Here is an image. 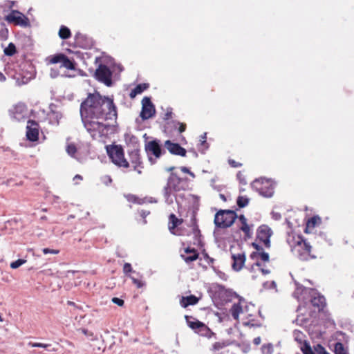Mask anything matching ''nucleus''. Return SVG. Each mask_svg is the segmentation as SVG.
<instances>
[{
	"instance_id": "nucleus-23",
	"label": "nucleus",
	"mask_w": 354,
	"mask_h": 354,
	"mask_svg": "<svg viewBox=\"0 0 354 354\" xmlns=\"http://www.w3.org/2000/svg\"><path fill=\"white\" fill-rule=\"evenodd\" d=\"M198 301V298L194 295H189L187 297H182L180 301V304L182 307L186 308L190 305H194Z\"/></svg>"
},
{
	"instance_id": "nucleus-30",
	"label": "nucleus",
	"mask_w": 354,
	"mask_h": 354,
	"mask_svg": "<svg viewBox=\"0 0 354 354\" xmlns=\"http://www.w3.org/2000/svg\"><path fill=\"white\" fill-rule=\"evenodd\" d=\"M8 37V30L4 23L0 22V41H5Z\"/></svg>"
},
{
	"instance_id": "nucleus-42",
	"label": "nucleus",
	"mask_w": 354,
	"mask_h": 354,
	"mask_svg": "<svg viewBox=\"0 0 354 354\" xmlns=\"http://www.w3.org/2000/svg\"><path fill=\"white\" fill-rule=\"evenodd\" d=\"M315 351L316 354H330L326 351L324 347L319 344L315 346Z\"/></svg>"
},
{
	"instance_id": "nucleus-35",
	"label": "nucleus",
	"mask_w": 354,
	"mask_h": 354,
	"mask_svg": "<svg viewBox=\"0 0 354 354\" xmlns=\"http://www.w3.org/2000/svg\"><path fill=\"white\" fill-rule=\"evenodd\" d=\"M17 50L15 45L10 42L8 46L4 49V54L7 56H12L15 54Z\"/></svg>"
},
{
	"instance_id": "nucleus-44",
	"label": "nucleus",
	"mask_w": 354,
	"mask_h": 354,
	"mask_svg": "<svg viewBox=\"0 0 354 354\" xmlns=\"http://www.w3.org/2000/svg\"><path fill=\"white\" fill-rule=\"evenodd\" d=\"M259 256L261 257V260L263 261H269V254L268 253L264 252L263 250H261L259 253Z\"/></svg>"
},
{
	"instance_id": "nucleus-48",
	"label": "nucleus",
	"mask_w": 354,
	"mask_h": 354,
	"mask_svg": "<svg viewBox=\"0 0 354 354\" xmlns=\"http://www.w3.org/2000/svg\"><path fill=\"white\" fill-rule=\"evenodd\" d=\"M112 301L113 304H115L119 306H122L124 304V300H122V299L118 298V297H113L112 299Z\"/></svg>"
},
{
	"instance_id": "nucleus-51",
	"label": "nucleus",
	"mask_w": 354,
	"mask_h": 354,
	"mask_svg": "<svg viewBox=\"0 0 354 354\" xmlns=\"http://www.w3.org/2000/svg\"><path fill=\"white\" fill-rule=\"evenodd\" d=\"M180 170L183 172V173H186V174H189L192 178H195V174L192 172L189 168L186 167H180Z\"/></svg>"
},
{
	"instance_id": "nucleus-63",
	"label": "nucleus",
	"mask_w": 354,
	"mask_h": 354,
	"mask_svg": "<svg viewBox=\"0 0 354 354\" xmlns=\"http://www.w3.org/2000/svg\"><path fill=\"white\" fill-rule=\"evenodd\" d=\"M261 339L260 337H255L253 340V343L255 344V345H259L261 344Z\"/></svg>"
},
{
	"instance_id": "nucleus-24",
	"label": "nucleus",
	"mask_w": 354,
	"mask_h": 354,
	"mask_svg": "<svg viewBox=\"0 0 354 354\" xmlns=\"http://www.w3.org/2000/svg\"><path fill=\"white\" fill-rule=\"evenodd\" d=\"M149 87V84L147 83H142L138 84L129 93V97L131 99L136 97L138 94L142 93L144 91L147 90Z\"/></svg>"
},
{
	"instance_id": "nucleus-17",
	"label": "nucleus",
	"mask_w": 354,
	"mask_h": 354,
	"mask_svg": "<svg viewBox=\"0 0 354 354\" xmlns=\"http://www.w3.org/2000/svg\"><path fill=\"white\" fill-rule=\"evenodd\" d=\"M75 42L77 46L82 48H88L93 46L92 39L79 32L75 35Z\"/></svg>"
},
{
	"instance_id": "nucleus-33",
	"label": "nucleus",
	"mask_w": 354,
	"mask_h": 354,
	"mask_svg": "<svg viewBox=\"0 0 354 354\" xmlns=\"http://www.w3.org/2000/svg\"><path fill=\"white\" fill-rule=\"evenodd\" d=\"M189 255H185L184 254H181L180 257L181 258L187 263H189L195 260H196L198 258V253H194V254H189Z\"/></svg>"
},
{
	"instance_id": "nucleus-37",
	"label": "nucleus",
	"mask_w": 354,
	"mask_h": 354,
	"mask_svg": "<svg viewBox=\"0 0 354 354\" xmlns=\"http://www.w3.org/2000/svg\"><path fill=\"white\" fill-rule=\"evenodd\" d=\"M66 150L67 153L70 156L75 158V155L77 152V147H75V145L74 144L71 143V144L68 145Z\"/></svg>"
},
{
	"instance_id": "nucleus-3",
	"label": "nucleus",
	"mask_w": 354,
	"mask_h": 354,
	"mask_svg": "<svg viewBox=\"0 0 354 354\" xmlns=\"http://www.w3.org/2000/svg\"><path fill=\"white\" fill-rule=\"evenodd\" d=\"M117 117V108L113 102V99L106 96H102L97 92L93 119L115 120Z\"/></svg>"
},
{
	"instance_id": "nucleus-11",
	"label": "nucleus",
	"mask_w": 354,
	"mask_h": 354,
	"mask_svg": "<svg viewBox=\"0 0 354 354\" xmlns=\"http://www.w3.org/2000/svg\"><path fill=\"white\" fill-rule=\"evenodd\" d=\"M6 20L17 26L22 27L30 26L28 18L17 10H12V12L6 17Z\"/></svg>"
},
{
	"instance_id": "nucleus-58",
	"label": "nucleus",
	"mask_w": 354,
	"mask_h": 354,
	"mask_svg": "<svg viewBox=\"0 0 354 354\" xmlns=\"http://www.w3.org/2000/svg\"><path fill=\"white\" fill-rule=\"evenodd\" d=\"M103 183L105 185H108L109 183H111L112 182V179L109 176H105L102 178Z\"/></svg>"
},
{
	"instance_id": "nucleus-7",
	"label": "nucleus",
	"mask_w": 354,
	"mask_h": 354,
	"mask_svg": "<svg viewBox=\"0 0 354 354\" xmlns=\"http://www.w3.org/2000/svg\"><path fill=\"white\" fill-rule=\"evenodd\" d=\"M251 187L261 196L266 198L272 197L274 194V185L270 179L260 178L251 183Z\"/></svg>"
},
{
	"instance_id": "nucleus-28",
	"label": "nucleus",
	"mask_w": 354,
	"mask_h": 354,
	"mask_svg": "<svg viewBox=\"0 0 354 354\" xmlns=\"http://www.w3.org/2000/svg\"><path fill=\"white\" fill-rule=\"evenodd\" d=\"M242 306L240 304H234L232 306V308L230 310L232 316L235 320H237L239 319V315L241 313H242Z\"/></svg>"
},
{
	"instance_id": "nucleus-61",
	"label": "nucleus",
	"mask_w": 354,
	"mask_h": 354,
	"mask_svg": "<svg viewBox=\"0 0 354 354\" xmlns=\"http://www.w3.org/2000/svg\"><path fill=\"white\" fill-rule=\"evenodd\" d=\"M252 245L254 249L257 250V252H260V251L263 250L262 247L254 242L252 243Z\"/></svg>"
},
{
	"instance_id": "nucleus-41",
	"label": "nucleus",
	"mask_w": 354,
	"mask_h": 354,
	"mask_svg": "<svg viewBox=\"0 0 354 354\" xmlns=\"http://www.w3.org/2000/svg\"><path fill=\"white\" fill-rule=\"evenodd\" d=\"M240 229L244 232L246 238H250L252 236V233L248 223L242 225Z\"/></svg>"
},
{
	"instance_id": "nucleus-18",
	"label": "nucleus",
	"mask_w": 354,
	"mask_h": 354,
	"mask_svg": "<svg viewBox=\"0 0 354 354\" xmlns=\"http://www.w3.org/2000/svg\"><path fill=\"white\" fill-rule=\"evenodd\" d=\"M35 77L34 71H24L21 73L17 74L15 76V79L16 80V84L17 86H22L28 84L31 80Z\"/></svg>"
},
{
	"instance_id": "nucleus-57",
	"label": "nucleus",
	"mask_w": 354,
	"mask_h": 354,
	"mask_svg": "<svg viewBox=\"0 0 354 354\" xmlns=\"http://www.w3.org/2000/svg\"><path fill=\"white\" fill-rule=\"evenodd\" d=\"M229 164L232 167H239L241 166V163H239L234 160H229Z\"/></svg>"
},
{
	"instance_id": "nucleus-62",
	"label": "nucleus",
	"mask_w": 354,
	"mask_h": 354,
	"mask_svg": "<svg viewBox=\"0 0 354 354\" xmlns=\"http://www.w3.org/2000/svg\"><path fill=\"white\" fill-rule=\"evenodd\" d=\"M272 218L275 220H279L281 218V216L279 213L272 212Z\"/></svg>"
},
{
	"instance_id": "nucleus-49",
	"label": "nucleus",
	"mask_w": 354,
	"mask_h": 354,
	"mask_svg": "<svg viewBox=\"0 0 354 354\" xmlns=\"http://www.w3.org/2000/svg\"><path fill=\"white\" fill-rule=\"evenodd\" d=\"M225 344L224 343H221V342H215L214 344H213V350L214 351H218L223 348L225 347Z\"/></svg>"
},
{
	"instance_id": "nucleus-4",
	"label": "nucleus",
	"mask_w": 354,
	"mask_h": 354,
	"mask_svg": "<svg viewBox=\"0 0 354 354\" xmlns=\"http://www.w3.org/2000/svg\"><path fill=\"white\" fill-rule=\"evenodd\" d=\"M295 286L296 290L293 293L295 297L298 298L299 296L303 293H308L311 297V304L314 307L317 308L318 311H321L324 309L326 303V299L323 295H321L315 289L307 288L297 282H295Z\"/></svg>"
},
{
	"instance_id": "nucleus-12",
	"label": "nucleus",
	"mask_w": 354,
	"mask_h": 354,
	"mask_svg": "<svg viewBox=\"0 0 354 354\" xmlns=\"http://www.w3.org/2000/svg\"><path fill=\"white\" fill-rule=\"evenodd\" d=\"M156 114V109L151 98L145 97L142 100V110L140 114L142 120H148Z\"/></svg>"
},
{
	"instance_id": "nucleus-56",
	"label": "nucleus",
	"mask_w": 354,
	"mask_h": 354,
	"mask_svg": "<svg viewBox=\"0 0 354 354\" xmlns=\"http://www.w3.org/2000/svg\"><path fill=\"white\" fill-rule=\"evenodd\" d=\"M297 324H299L300 326L303 325L304 324H305L306 322H307V319H304V318H299V317L295 319V321Z\"/></svg>"
},
{
	"instance_id": "nucleus-1",
	"label": "nucleus",
	"mask_w": 354,
	"mask_h": 354,
	"mask_svg": "<svg viewBox=\"0 0 354 354\" xmlns=\"http://www.w3.org/2000/svg\"><path fill=\"white\" fill-rule=\"evenodd\" d=\"M97 92L89 93L87 97L80 104V116L85 129L89 133L97 131L101 136L109 133L112 129L109 124H104L98 121H94L93 114L95 109V100Z\"/></svg>"
},
{
	"instance_id": "nucleus-50",
	"label": "nucleus",
	"mask_w": 354,
	"mask_h": 354,
	"mask_svg": "<svg viewBox=\"0 0 354 354\" xmlns=\"http://www.w3.org/2000/svg\"><path fill=\"white\" fill-rule=\"evenodd\" d=\"M236 176H237V178L239 180L240 183H241L243 185L247 184V182L241 171H239L237 173Z\"/></svg>"
},
{
	"instance_id": "nucleus-9",
	"label": "nucleus",
	"mask_w": 354,
	"mask_h": 354,
	"mask_svg": "<svg viewBox=\"0 0 354 354\" xmlns=\"http://www.w3.org/2000/svg\"><path fill=\"white\" fill-rule=\"evenodd\" d=\"M95 78L100 82L104 84L107 86L113 85L112 71L105 64H100L95 70L94 74Z\"/></svg>"
},
{
	"instance_id": "nucleus-22",
	"label": "nucleus",
	"mask_w": 354,
	"mask_h": 354,
	"mask_svg": "<svg viewBox=\"0 0 354 354\" xmlns=\"http://www.w3.org/2000/svg\"><path fill=\"white\" fill-rule=\"evenodd\" d=\"M192 233L194 234V244L200 245H201V233L196 223V218H193L192 220Z\"/></svg>"
},
{
	"instance_id": "nucleus-8",
	"label": "nucleus",
	"mask_w": 354,
	"mask_h": 354,
	"mask_svg": "<svg viewBox=\"0 0 354 354\" xmlns=\"http://www.w3.org/2000/svg\"><path fill=\"white\" fill-rule=\"evenodd\" d=\"M106 148L109 156L115 165L125 168L129 167V162L124 158V151L121 146L109 145L106 146Z\"/></svg>"
},
{
	"instance_id": "nucleus-15",
	"label": "nucleus",
	"mask_w": 354,
	"mask_h": 354,
	"mask_svg": "<svg viewBox=\"0 0 354 354\" xmlns=\"http://www.w3.org/2000/svg\"><path fill=\"white\" fill-rule=\"evenodd\" d=\"M39 125L33 120H28L26 126V138L31 142L37 141L39 138Z\"/></svg>"
},
{
	"instance_id": "nucleus-59",
	"label": "nucleus",
	"mask_w": 354,
	"mask_h": 354,
	"mask_svg": "<svg viewBox=\"0 0 354 354\" xmlns=\"http://www.w3.org/2000/svg\"><path fill=\"white\" fill-rule=\"evenodd\" d=\"M80 330L85 335L89 337V336H93V333L91 332H90L88 329H86V328H80Z\"/></svg>"
},
{
	"instance_id": "nucleus-26",
	"label": "nucleus",
	"mask_w": 354,
	"mask_h": 354,
	"mask_svg": "<svg viewBox=\"0 0 354 354\" xmlns=\"http://www.w3.org/2000/svg\"><path fill=\"white\" fill-rule=\"evenodd\" d=\"M29 346L31 347H39V348H44L47 351L49 352H55L57 351V348L52 347L51 344H43V343H37V342H30Z\"/></svg>"
},
{
	"instance_id": "nucleus-47",
	"label": "nucleus",
	"mask_w": 354,
	"mask_h": 354,
	"mask_svg": "<svg viewBox=\"0 0 354 354\" xmlns=\"http://www.w3.org/2000/svg\"><path fill=\"white\" fill-rule=\"evenodd\" d=\"M133 283L138 288H140L145 286V283H143L142 281L138 280L134 277H131Z\"/></svg>"
},
{
	"instance_id": "nucleus-19",
	"label": "nucleus",
	"mask_w": 354,
	"mask_h": 354,
	"mask_svg": "<svg viewBox=\"0 0 354 354\" xmlns=\"http://www.w3.org/2000/svg\"><path fill=\"white\" fill-rule=\"evenodd\" d=\"M26 113V106L24 104H18L12 111H10V115L12 118L17 121H21L25 118Z\"/></svg>"
},
{
	"instance_id": "nucleus-32",
	"label": "nucleus",
	"mask_w": 354,
	"mask_h": 354,
	"mask_svg": "<svg viewBox=\"0 0 354 354\" xmlns=\"http://www.w3.org/2000/svg\"><path fill=\"white\" fill-rule=\"evenodd\" d=\"M250 202V198L247 196H239L236 199V204L239 208L246 207Z\"/></svg>"
},
{
	"instance_id": "nucleus-2",
	"label": "nucleus",
	"mask_w": 354,
	"mask_h": 354,
	"mask_svg": "<svg viewBox=\"0 0 354 354\" xmlns=\"http://www.w3.org/2000/svg\"><path fill=\"white\" fill-rule=\"evenodd\" d=\"M188 187V179L180 178L176 173L171 172L167 178V183L162 189L165 201L168 205L174 203V197L176 202L179 203L178 198H183V194H176L181 190H185Z\"/></svg>"
},
{
	"instance_id": "nucleus-64",
	"label": "nucleus",
	"mask_w": 354,
	"mask_h": 354,
	"mask_svg": "<svg viewBox=\"0 0 354 354\" xmlns=\"http://www.w3.org/2000/svg\"><path fill=\"white\" fill-rule=\"evenodd\" d=\"M149 214V212H148V211L142 210V212H141V216L143 217L144 218L146 216H147Z\"/></svg>"
},
{
	"instance_id": "nucleus-13",
	"label": "nucleus",
	"mask_w": 354,
	"mask_h": 354,
	"mask_svg": "<svg viewBox=\"0 0 354 354\" xmlns=\"http://www.w3.org/2000/svg\"><path fill=\"white\" fill-rule=\"evenodd\" d=\"M185 319L187 323V325L194 330H198L197 333H200L201 335L204 336H209V334H213V333L210 330V329L203 323L200 321L195 319L192 317H189L186 315Z\"/></svg>"
},
{
	"instance_id": "nucleus-46",
	"label": "nucleus",
	"mask_w": 354,
	"mask_h": 354,
	"mask_svg": "<svg viewBox=\"0 0 354 354\" xmlns=\"http://www.w3.org/2000/svg\"><path fill=\"white\" fill-rule=\"evenodd\" d=\"M132 271L131 265L129 263H125L123 266V272L124 274H128Z\"/></svg>"
},
{
	"instance_id": "nucleus-31",
	"label": "nucleus",
	"mask_w": 354,
	"mask_h": 354,
	"mask_svg": "<svg viewBox=\"0 0 354 354\" xmlns=\"http://www.w3.org/2000/svg\"><path fill=\"white\" fill-rule=\"evenodd\" d=\"M293 337H294L295 340L300 344H304V342H306L304 339V337H305L304 334L299 330H295L293 331Z\"/></svg>"
},
{
	"instance_id": "nucleus-14",
	"label": "nucleus",
	"mask_w": 354,
	"mask_h": 354,
	"mask_svg": "<svg viewBox=\"0 0 354 354\" xmlns=\"http://www.w3.org/2000/svg\"><path fill=\"white\" fill-rule=\"evenodd\" d=\"M272 235V231L270 227L266 225H261L257 229V239L263 242L267 248L270 247V237Z\"/></svg>"
},
{
	"instance_id": "nucleus-25",
	"label": "nucleus",
	"mask_w": 354,
	"mask_h": 354,
	"mask_svg": "<svg viewBox=\"0 0 354 354\" xmlns=\"http://www.w3.org/2000/svg\"><path fill=\"white\" fill-rule=\"evenodd\" d=\"M124 139L128 145L131 144L132 145L133 149L139 148V140L136 136L131 133H125Z\"/></svg>"
},
{
	"instance_id": "nucleus-6",
	"label": "nucleus",
	"mask_w": 354,
	"mask_h": 354,
	"mask_svg": "<svg viewBox=\"0 0 354 354\" xmlns=\"http://www.w3.org/2000/svg\"><path fill=\"white\" fill-rule=\"evenodd\" d=\"M238 217L234 210L221 209L214 217V224L218 228H227L230 227Z\"/></svg>"
},
{
	"instance_id": "nucleus-39",
	"label": "nucleus",
	"mask_w": 354,
	"mask_h": 354,
	"mask_svg": "<svg viewBox=\"0 0 354 354\" xmlns=\"http://www.w3.org/2000/svg\"><path fill=\"white\" fill-rule=\"evenodd\" d=\"M273 348L272 345L271 344H263L261 346V351L263 354H271L272 353Z\"/></svg>"
},
{
	"instance_id": "nucleus-29",
	"label": "nucleus",
	"mask_w": 354,
	"mask_h": 354,
	"mask_svg": "<svg viewBox=\"0 0 354 354\" xmlns=\"http://www.w3.org/2000/svg\"><path fill=\"white\" fill-rule=\"evenodd\" d=\"M71 30L70 29L65 26H62L59 30V36L62 39H67L71 37Z\"/></svg>"
},
{
	"instance_id": "nucleus-16",
	"label": "nucleus",
	"mask_w": 354,
	"mask_h": 354,
	"mask_svg": "<svg viewBox=\"0 0 354 354\" xmlns=\"http://www.w3.org/2000/svg\"><path fill=\"white\" fill-rule=\"evenodd\" d=\"M164 146L171 154L183 157L186 156V149L182 147L178 143H174L168 140L165 142Z\"/></svg>"
},
{
	"instance_id": "nucleus-27",
	"label": "nucleus",
	"mask_w": 354,
	"mask_h": 354,
	"mask_svg": "<svg viewBox=\"0 0 354 354\" xmlns=\"http://www.w3.org/2000/svg\"><path fill=\"white\" fill-rule=\"evenodd\" d=\"M169 223H171V225L169 226V229L171 233H173L172 230H174L179 224L182 223L181 220H179L174 214H171L169 217Z\"/></svg>"
},
{
	"instance_id": "nucleus-5",
	"label": "nucleus",
	"mask_w": 354,
	"mask_h": 354,
	"mask_svg": "<svg viewBox=\"0 0 354 354\" xmlns=\"http://www.w3.org/2000/svg\"><path fill=\"white\" fill-rule=\"evenodd\" d=\"M145 149L149 157V161L151 165L156 162V159L160 158L166 153L165 149L162 148L161 141L157 138L146 142Z\"/></svg>"
},
{
	"instance_id": "nucleus-55",
	"label": "nucleus",
	"mask_w": 354,
	"mask_h": 354,
	"mask_svg": "<svg viewBox=\"0 0 354 354\" xmlns=\"http://www.w3.org/2000/svg\"><path fill=\"white\" fill-rule=\"evenodd\" d=\"M59 75V71L57 69L51 68L50 72V76L52 78H55Z\"/></svg>"
},
{
	"instance_id": "nucleus-40",
	"label": "nucleus",
	"mask_w": 354,
	"mask_h": 354,
	"mask_svg": "<svg viewBox=\"0 0 354 354\" xmlns=\"http://www.w3.org/2000/svg\"><path fill=\"white\" fill-rule=\"evenodd\" d=\"M26 262L24 259H17L10 263V268L12 269H17Z\"/></svg>"
},
{
	"instance_id": "nucleus-43",
	"label": "nucleus",
	"mask_w": 354,
	"mask_h": 354,
	"mask_svg": "<svg viewBox=\"0 0 354 354\" xmlns=\"http://www.w3.org/2000/svg\"><path fill=\"white\" fill-rule=\"evenodd\" d=\"M319 220V217L313 216L310 218L307 223V227H314L317 223V220Z\"/></svg>"
},
{
	"instance_id": "nucleus-36",
	"label": "nucleus",
	"mask_w": 354,
	"mask_h": 354,
	"mask_svg": "<svg viewBox=\"0 0 354 354\" xmlns=\"http://www.w3.org/2000/svg\"><path fill=\"white\" fill-rule=\"evenodd\" d=\"M335 354H348V353L344 348V346L342 343L337 342L335 344Z\"/></svg>"
},
{
	"instance_id": "nucleus-38",
	"label": "nucleus",
	"mask_w": 354,
	"mask_h": 354,
	"mask_svg": "<svg viewBox=\"0 0 354 354\" xmlns=\"http://www.w3.org/2000/svg\"><path fill=\"white\" fill-rule=\"evenodd\" d=\"M172 124H174V127L175 129H177L178 127V131L179 133H183L185 131L186 129V124L178 121H172Z\"/></svg>"
},
{
	"instance_id": "nucleus-21",
	"label": "nucleus",
	"mask_w": 354,
	"mask_h": 354,
	"mask_svg": "<svg viewBox=\"0 0 354 354\" xmlns=\"http://www.w3.org/2000/svg\"><path fill=\"white\" fill-rule=\"evenodd\" d=\"M129 156L131 162L134 165V169H136L137 167L142 168V162L141 161L140 149L139 148L132 149L131 151L129 150Z\"/></svg>"
},
{
	"instance_id": "nucleus-10",
	"label": "nucleus",
	"mask_w": 354,
	"mask_h": 354,
	"mask_svg": "<svg viewBox=\"0 0 354 354\" xmlns=\"http://www.w3.org/2000/svg\"><path fill=\"white\" fill-rule=\"evenodd\" d=\"M48 64H61V67L66 68L69 70H75L76 63L73 59H69L64 53L55 54L53 56H50L46 59Z\"/></svg>"
},
{
	"instance_id": "nucleus-45",
	"label": "nucleus",
	"mask_w": 354,
	"mask_h": 354,
	"mask_svg": "<svg viewBox=\"0 0 354 354\" xmlns=\"http://www.w3.org/2000/svg\"><path fill=\"white\" fill-rule=\"evenodd\" d=\"M42 252L44 254H57L59 252V251L58 250H53V249H50V248H44L42 250Z\"/></svg>"
},
{
	"instance_id": "nucleus-20",
	"label": "nucleus",
	"mask_w": 354,
	"mask_h": 354,
	"mask_svg": "<svg viewBox=\"0 0 354 354\" xmlns=\"http://www.w3.org/2000/svg\"><path fill=\"white\" fill-rule=\"evenodd\" d=\"M232 259L233 260L232 267V269L235 271H240L243 267L245 262V253H239L237 254H232Z\"/></svg>"
},
{
	"instance_id": "nucleus-52",
	"label": "nucleus",
	"mask_w": 354,
	"mask_h": 354,
	"mask_svg": "<svg viewBox=\"0 0 354 354\" xmlns=\"http://www.w3.org/2000/svg\"><path fill=\"white\" fill-rule=\"evenodd\" d=\"M172 115V109L168 108L167 110V113L165 114L163 117L164 120H168Z\"/></svg>"
},
{
	"instance_id": "nucleus-53",
	"label": "nucleus",
	"mask_w": 354,
	"mask_h": 354,
	"mask_svg": "<svg viewBox=\"0 0 354 354\" xmlns=\"http://www.w3.org/2000/svg\"><path fill=\"white\" fill-rule=\"evenodd\" d=\"M304 242V250L305 251L309 254L310 252V250H311V245H310L309 243L306 242V241H302Z\"/></svg>"
},
{
	"instance_id": "nucleus-54",
	"label": "nucleus",
	"mask_w": 354,
	"mask_h": 354,
	"mask_svg": "<svg viewBox=\"0 0 354 354\" xmlns=\"http://www.w3.org/2000/svg\"><path fill=\"white\" fill-rule=\"evenodd\" d=\"M184 251H185V253H186L187 254H192L194 253H198L196 249L192 248L190 247H187V248H185Z\"/></svg>"
},
{
	"instance_id": "nucleus-60",
	"label": "nucleus",
	"mask_w": 354,
	"mask_h": 354,
	"mask_svg": "<svg viewBox=\"0 0 354 354\" xmlns=\"http://www.w3.org/2000/svg\"><path fill=\"white\" fill-rule=\"evenodd\" d=\"M239 219L242 225L247 224V219L243 214L240 215Z\"/></svg>"
},
{
	"instance_id": "nucleus-34",
	"label": "nucleus",
	"mask_w": 354,
	"mask_h": 354,
	"mask_svg": "<svg viewBox=\"0 0 354 354\" xmlns=\"http://www.w3.org/2000/svg\"><path fill=\"white\" fill-rule=\"evenodd\" d=\"M301 350L304 354H316L315 348L313 350L307 342H304V344L301 346Z\"/></svg>"
}]
</instances>
